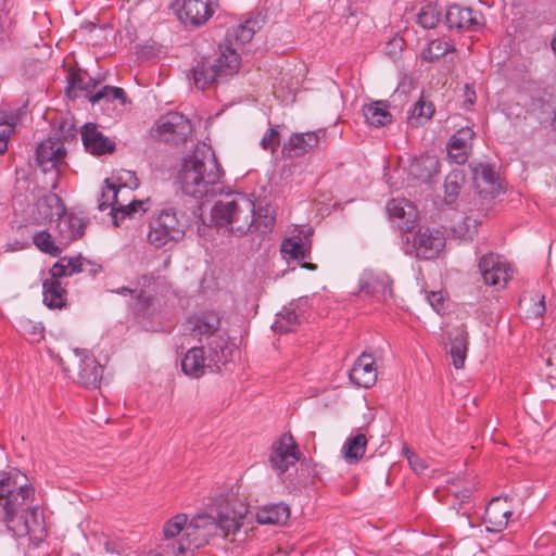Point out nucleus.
Instances as JSON below:
<instances>
[{
  "label": "nucleus",
  "mask_w": 556,
  "mask_h": 556,
  "mask_svg": "<svg viewBox=\"0 0 556 556\" xmlns=\"http://www.w3.org/2000/svg\"><path fill=\"white\" fill-rule=\"evenodd\" d=\"M188 527V517L185 514H177L167 520L163 527V534L165 539H174L182 535Z\"/></svg>",
  "instance_id": "nucleus-40"
},
{
  "label": "nucleus",
  "mask_w": 556,
  "mask_h": 556,
  "mask_svg": "<svg viewBox=\"0 0 556 556\" xmlns=\"http://www.w3.org/2000/svg\"><path fill=\"white\" fill-rule=\"evenodd\" d=\"M377 368L371 354L363 353L350 371L351 381L362 388H370L377 381Z\"/></svg>",
  "instance_id": "nucleus-25"
},
{
  "label": "nucleus",
  "mask_w": 556,
  "mask_h": 556,
  "mask_svg": "<svg viewBox=\"0 0 556 556\" xmlns=\"http://www.w3.org/2000/svg\"><path fill=\"white\" fill-rule=\"evenodd\" d=\"M185 235L184 224L172 208L161 211L149 224L148 242L162 248L172 241L180 240Z\"/></svg>",
  "instance_id": "nucleus-7"
},
{
  "label": "nucleus",
  "mask_w": 556,
  "mask_h": 556,
  "mask_svg": "<svg viewBox=\"0 0 556 556\" xmlns=\"http://www.w3.org/2000/svg\"><path fill=\"white\" fill-rule=\"evenodd\" d=\"M434 113V108L431 102H426L424 98L421 97L417 103L415 104L412 116L416 118H424L425 121H428L431 118V116Z\"/></svg>",
  "instance_id": "nucleus-48"
},
{
  "label": "nucleus",
  "mask_w": 556,
  "mask_h": 556,
  "mask_svg": "<svg viewBox=\"0 0 556 556\" xmlns=\"http://www.w3.org/2000/svg\"><path fill=\"white\" fill-rule=\"evenodd\" d=\"M540 305L542 306V309L544 311L545 307H544V299L542 298V300L540 301Z\"/></svg>",
  "instance_id": "nucleus-57"
},
{
  "label": "nucleus",
  "mask_w": 556,
  "mask_h": 556,
  "mask_svg": "<svg viewBox=\"0 0 556 556\" xmlns=\"http://www.w3.org/2000/svg\"><path fill=\"white\" fill-rule=\"evenodd\" d=\"M441 11L433 3H428L417 14V22L426 29L434 28L440 22Z\"/></svg>",
  "instance_id": "nucleus-39"
},
{
  "label": "nucleus",
  "mask_w": 556,
  "mask_h": 556,
  "mask_svg": "<svg viewBox=\"0 0 556 556\" xmlns=\"http://www.w3.org/2000/svg\"><path fill=\"white\" fill-rule=\"evenodd\" d=\"M387 211L389 217L396 223L404 232H410L415 228L418 217L416 207L404 199H392L388 202Z\"/></svg>",
  "instance_id": "nucleus-20"
},
{
  "label": "nucleus",
  "mask_w": 556,
  "mask_h": 556,
  "mask_svg": "<svg viewBox=\"0 0 556 556\" xmlns=\"http://www.w3.org/2000/svg\"><path fill=\"white\" fill-rule=\"evenodd\" d=\"M223 175L215 153L203 144L181 160L176 182L185 194L202 199L222 192Z\"/></svg>",
  "instance_id": "nucleus-3"
},
{
  "label": "nucleus",
  "mask_w": 556,
  "mask_h": 556,
  "mask_svg": "<svg viewBox=\"0 0 556 556\" xmlns=\"http://www.w3.org/2000/svg\"><path fill=\"white\" fill-rule=\"evenodd\" d=\"M404 453L409 463L410 468L416 473H422L427 469V465L424 459H421L417 454L412 452L407 446L404 447Z\"/></svg>",
  "instance_id": "nucleus-51"
},
{
  "label": "nucleus",
  "mask_w": 556,
  "mask_h": 556,
  "mask_svg": "<svg viewBox=\"0 0 556 556\" xmlns=\"http://www.w3.org/2000/svg\"><path fill=\"white\" fill-rule=\"evenodd\" d=\"M464 104L467 108L472 106L477 99L476 91L468 84H466L464 87Z\"/></svg>",
  "instance_id": "nucleus-53"
},
{
  "label": "nucleus",
  "mask_w": 556,
  "mask_h": 556,
  "mask_svg": "<svg viewBox=\"0 0 556 556\" xmlns=\"http://www.w3.org/2000/svg\"><path fill=\"white\" fill-rule=\"evenodd\" d=\"M188 329L190 333L201 340L203 337L213 341L215 338H224L223 336H216L220 327V318L216 312L208 311L194 314L187 320Z\"/></svg>",
  "instance_id": "nucleus-16"
},
{
  "label": "nucleus",
  "mask_w": 556,
  "mask_h": 556,
  "mask_svg": "<svg viewBox=\"0 0 556 556\" xmlns=\"http://www.w3.org/2000/svg\"><path fill=\"white\" fill-rule=\"evenodd\" d=\"M87 222L81 216L66 212L58 219L56 229L61 244H68L81 238L85 233Z\"/></svg>",
  "instance_id": "nucleus-26"
},
{
  "label": "nucleus",
  "mask_w": 556,
  "mask_h": 556,
  "mask_svg": "<svg viewBox=\"0 0 556 556\" xmlns=\"http://www.w3.org/2000/svg\"><path fill=\"white\" fill-rule=\"evenodd\" d=\"M475 131L470 127H462L448 140L446 149L451 160L457 164L467 162L473 146Z\"/></svg>",
  "instance_id": "nucleus-19"
},
{
  "label": "nucleus",
  "mask_w": 556,
  "mask_h": 556,
  "mask_svg": "<svg viewBox=\"0 0 556 556\" xmlns=\"http://www.w3.org/2000/svg\"><path fill=\"white\" fill-rule=\"evenodd\" d=\"M473 187L480 197L494 198L502 191L501 182L493 168L489 165L479 164L472 168Z\"/></svg>",
  "instance_id": "nucleus-18"
},
{
  "label": "nucleus",
  "mask_w": 556,
  "mask_h": 556,
  "mask_svg": "<svg viewBox=\"0 0 556 556\" xmlns=\"http://www.w3.org/2000/svg\"><path fill=\"white\" fill-rule=\"evenodd\" d=\"M194 86L200 90L210 88L217 79V68L212 60L202 58L191 68Z\"/></svg>",
  "instance_id": "nucleus-28"
},
{
  "label": "nucleus",
  "mask_w": 556,
  "mask_h": 556,
  "mask_svg": "<svg viewBox=\"0 0 556 556\" xmlns=\"http://www.w3.org/2000/svg\"><path fill=\"white\" fill-rule=\"evenodd\" d=\"M14 132V125L7 121L0 122V154L8 151L9 139Z\"/></svg>",
  "instance_id": "nucleus-50"
},
{
  "label": "nucleus",
  "mask_w": 556,
  "mask_h": 556,
  "mask_svg": "<svg viewBox=\"0 0 556 556\" xmlns=\"http://www.w3.org/2000/svg\"><path fill=\"white\" fill-rule=\"evenodd\" d=\"M300 324L299 315L292 309H285L278 315L274 329L279 332H290Z\"/></svg>",
  "instance_id": "nucleus-42"
},
{
  "label": "nucleus",
  "mask_w": 556,
  "mask_h": 556,
  "mask_svg": "<svg viewBox=\"0 0 556 556\" xmlns=\"http://www.w3.org/2000/svg\"><path fill=\"white\" fill-rule=\"evenodd\" d=\"M122 190H126V187L106 185L102 190L101 198L99 199L98 204V208L100 211H105L109 207L112 208V215L115 225H118V218L142 216L150 210L152 204L149 198L146 200H132L129 203L125 204L121 202L118 199V193Z\"/></svg>",
  "instance_id": "nucleus-8"
},
{
  "label": "nucleus",
  "mask_w": 556,
  "mask_h": 556,
  "mask_svg": "<svg viewBox=\"0 0 556 556\" xmlns=\"http://www.w3.org/2000/svg\"><path fill=\"white\" fill-rule=\"evenodd\" d=\"M392 279L383 271H365L359 280V291L387 302L393 298Z\"/></svg>",
  "instance_id": "nucleus-15"
},
{
  "label": "nucleus",
  "mask_w": 556,
  "mask_h": 556,
  "mask_svg": "<svg viewBox=\"0 0 556 556\" xmlns=\"http://www.w3.org/2000/svg\"><path fill=\"white\" fill-rule=\"evenodd\" d=\"M470 496V492L468 490H464L459 493H455L456 498H460L462 502H465L466 498Z\"/></svg>",
  "instance_id": "nucleus-54"
},
{
  "label": "nucleus",
  "mask_w": 556,
  "mask_h": 556,
  "mask_svg": "<svg viewBox=\"0 0 556 556\" xmlns=\"http://www.w3.org/2000/svg\"><path fill=\"white\" fill-rule=\"evenodd\" d=\"M445 21L450 28L468 31H476L483 25V17L480 13L459 5H451L447 9Z\"/></svg>",
  "instance_id": "nucleus-17"
},
{
  "label": "nucleus",
  "mask_w": 556,
  "mask_h": 556,
  "mask_svg": "<svg viewBox=\"0 0 556 556\" xmlns=\"http://www.w3.org/2000/svg\"><path fill=\"white\" fill-rule=\"evenodd\" d=\"M64 372L86 388H97L102 378V367L87 350H72L60 357Z\"/></svg>",
  "instance_id": "nucleus-5"
},
{
  "label": "nucleus",
  "mask_w": 556,
  "mask_h": 556,
  "mask_svg": "<svg viewBox=\"0 0 556 556\" xmlns=\"http://www.w3.org/2000/svg\"><path fill=\"white\" fill-rule=\"evenodd\" d=\"M468 351V333L464 330L459 331L451 344V356L453 358V365L456 369L464 367Z\"/></svg>",
  "instance_id": "nucleus-37"
},
{
  "label": "nucleus",
  "mask_w": 556,
  "mask_h": 556,
  "mask_svg": "<svg viewBox=\"0 0 556 556\" xmlns=\"http://www.w3.org/2000/svg\"><path fill=\"white\" fill-rule=\"evenodd\" d=\"M153 131L160 140L179 144L187 141L192 132V125L184 114L169 112L155 122Z\"/></svg>",
  "instance_id": "nucleus-10"
},
{
  "label": "nucleus",
  "mask_w": 556,
  "mask_h": 556,
  "mask_svg": "<svg viewBox=\"0 0 556 556\" xmlns=\"http://www.w3.org/2000/svg\"><path fill=\"white\" fill-rule=\"evenodd\" d=\"M89 98L91 103H97L102 99H106L109 101L119 100L122 104L126 102V93L122 88L104 86L98 92L91 94L89 91L86 94Z\"/></svg>",
  "instance_id": "nucleus-41"
},
{
  "label": "nucleus",
  "mask_w": 556,
  "mask_h": 556,
  "mask_svg": "<svg viewBox=\"0 0 556 556\" xmlns=\"http://www.w3.org/2000/svg\"><path fill=\"white\" fill-rule=\"evenodd\" d=\"M5 525L16 536H27L35 544L42 542L47 536L43 513L39 507L24 510L18 517L10 518Z\"/></svg>",
  "instance_id": "nucleus-9"
},
{
  "label": "nucleus",
  "mask_w": 556,
  "mask_h": 556,
  "mask_svg": "<svg viewBox=\"0 0 556 556\" xmlns=\"http://www.w3.org/2000/svg\"><path fill=\"white\" fill-rule=\"evenodd\" d=\"M324 131L293 134L282 146V153L288 159L300 157L316 148Z\"/></svg>",
  "instance_id": "nucleus-21"
},
{
  "label": "nucleus",
  "mask_w": 556,
  "mask_h": 556,
  "mask_svg": "<svg viewBox=\"0 0 556 556\" xmlns=\"http://www.w3.org/2000/svg\"><path fill=\"white\" fill-rule=\"evenodd\" d=\"M84 261L78 257H61L50 269V276L63 278L84 270Z\"/></svg>",
  "instance_id": "nucleus-35"
},
{
  "label": "nucleus",
  "mask_w": 556,
  "mask_h": 556,
  "mask_svg": "<svg viewBox=\"0 0 556 556\" xmlns=\"http://www.w3.org/2000/svg\"><path fill=\"white\" fill-rule=\"evenodd\" d=\"M61 278L50 277L42 283L43 303L50 308H62L66 304L67 292L62 286Z\"/></svg>",
  "instance_id": "nucleus-29"
},
{
  "label": "nucleus",
  "mask_w": 556,
  "mask_h": 556,
  "mask_svg": "<svg viewBox=\"0 0 556 556\" xmlns=\"http://www.w3.org/2000/svg\"><path fill=\"white\" fill-rule=\"evenodd\" d=\"M363 114L366 122L375 127L386 126L392 121V115L388 111L384 102L377 101L363 108Z\"/></svg>",
  "instance_id": "nucleus-33"
},
{
  "label": "nucleus",
  "mask_w": 556,
  "mask_h": 556,
  "mask_svg": "<svg viewBox=\"0 0 556 556\" xmlns=\"http://www.w3.org/2000/svg\"><path fill=\"white\" fill-rule=\"evenodd\" d=\"M38 210L43 214L45 218L58 219L65 213V206L61 198L55 193H49L38 201Z\"/></svg>",
  "instance_id": "nucleus-36"
},
{
  "label": "nucleus",
  "mask_w": 556,
  "mask_h": 556,
  "mask_svg": "<svg viewBox=\"0 0 556 556\" xmlns=\"http://www.w3.org/2000/svg\"><path fill=\"white\" fill-rule=\"evenodd\" d=\"M37 162L38 165L47 170L50 167L58 168L59 165L64 164L66 151L64 143L60 139L48 138L43 140L37 148Z\"/></svg>",
  "instance_id": "nucleus-22"
},
{
  "label": "nucleus",
  "mask_w": 556,
  "mask_h": 556,
  "mask_svg": "<svg viewBox=\"0 0 556 556\" xmlns=\"http://www.w3.org/2000/svg\"><path fill=\"white\" fill-rule=\"evenodd\" d=\"M34 489L17 482V475H9L0 479V500L4 501V522L10 518H16L20 513L27 510L26 506L33 501Z\"/></svg>",
  "instance_id": "nucleus-6"
},
{
  "label": "nucleus",
  "mask_w": 556,
  "mask_h": 556,
  "mask_svg": "<svg viewBox=\"0 0 556 556\" xmlns=\"http://www.w3.org/2000/svg\"><path fill=\"white\" fill-rule=\"evenodd\" d=\"M367 437L363 432L351 437L342 446V455L348 464H357L365 455Z\"/></svg>",
  "instance_id": "nucleus-32"
},
{
  "label": "nucleus",
  "mask_w": 556,
  "mask_h": 556,
  "mask_svg": "<svg viewBox=\"0 0 556 556\" xmlns=\"http://www.w3.org/2000/svg\"><path fill=\"white\" fill-rule=\"evenodd\" d=\"M407 242L412 243L409 254L417 258L433 260L443 251L446 240L439 229L419 226L413 233L412 239L407 238Z\"/></svg>",
  "instance_id": "nucleus-11"
},
{
  "label": "nucleus",
  "mask_w": 556,
  "mask_h": 556,
  "mask_svg": "<svg viewBox=\"0 0 556 556\" xmlns=\"http://www.w3.org/2000/svg\"><path fill=\"white\" fill-rule=\"evenodd\" d=\"M81 139L86 150L94 155L111 153L115 149V143L103 136L94 124H86L81 128Z\"/></svg>",
  "instance_id": "nucleus-27"
},
{
  "label": "nucleus",
  "mask_w": 556,
  "mask_h": 556,
  "mask_svg": "<svg viewBox=\"0 0 556 556\" xmlns=\"http://www.w3.org/2000/svg\"><path fill=\"white\" fill-rule=\"evenodd\" d=\"M409 170L416 178L428 180L439 173V162L434 156L421 155L412 162Z\"/></svg>",
  "instance_id": "nucleus-34"
},
{
  "label": "nucleus",
  "mask_w": 556,
  "mask_h": 556,
  "mask_svg": "<svg viewBox=\"0 0 556 556\" xmlns=\"http://www.w3.org/2000/svg\"><path fill=\"white\" fill-rule=\"evenodd\" d=\"M289 518L290 508L283 503L262 506L256 513V521L261 525L282 526Z\"/></svg>",
  "instance_id": "nucleus-30"
},
{
  "label": "nucleus",
  "mask_w": 556,
  "mask_h": 556,
  "mask_svg": "<svg viewBox=\"0 0 556 556\" xmlns=\"http://www.w3.org/2000/svg\"><path fill=\"white\" fill-rule=\"evenodd\" d=\"M465 177L460 170L451 172L444 181L445 201L453 203L458 197L464 185Z\"/></svg>",
  "instance_id": "nucleus-38"
},
{
  "label": "nucleus",
  "mask_w": 556,
  "mask_h": 556,
  "mask_svg": "<svg viewBox=\"0 0 556 556\" xmlns=\"http://www.w3.org/2000/svg\"><path fill=\"white\" fill-rule=\"evenodd\" d=\"M87 78V75L79 71H71L68 74V84L70 87L67 89V93L71 98L77 97V90H86L88 91V86L85 83V79Z\"/></svg>",
  "instance_id": "nucleus-47"
},
{
  "label": "nucleus",
  "mask_w": 556,
  "mask_h": 556,
  "mask_svg": "<svg viewBox=\"0 0 556 556\" xmlns=\"http://www.w3.org/2000/svg\"><path fill=\"white\" fill-rule=\"evenodd\" d=\"M302 267H303V268H307V269H309V270H315V269H316V265H315V264H313V263H303V264H302Z\"/></svg>",
  "instance_id": "nucleus-55"
},
{
  "label": "nucleus",
  "mask_w": 556,
  "mask_h": 556,
  "mask_svg": "<svg viewBox=\"0 0 556 556\" xmlns=\"http://www.w3.org/2000/svg\"><path fill=\"white\" fill-rule=\"evenodd\" d=\"M510 516L511 509L507 500L496 497L486 506L483 519L489 531L501 532L507 527Z\"/></svg>",
  "instance_id": "nucleus-24"
},
{
  "label": "nucleus",
  "mask_w": 556,
  "mask_h": 556,
  "mask_svg": "<svg viewBox=\"0 0 556 556\" xmlns=\"http://www.w3.org/2000/svg\"><path fill=\"white\" fill-rule=\"evenodd\" d=\"M479 269L486 285L503 288L510 279L509 264L500 255L490 253L481 257Z\"/></svg>",
  "instance_id": "nucleus-14"
},
{
  "label": "nucleus",
  "mask_w": 556,
  "mask_h": 556,
  "mask_svg": "<svg viewBox=\"0 0 556 556\" xmlns=\"http://www.w3.org/2000/svg\"><path fill=\"white\" fill-rule=\"evenodd\" d=\"M478 219L473 216H466L462 223L454 227V231L464 239H472L478 232Z\"/></svg>",
  "instance_id": "nucleus-46"
},
{
  "label": "nucleus",
  "mask_w": 556,
  "mask_h": 556,
  "mask_svg": "<svg viewBox=\"0 0 556 556\" xmlns=\"http://www.w3.org/2000/svg\"><path fill=\"white\" fill-rule=\"evenodd\" d=\"M212 61L217 68L218 77L237 74L241 66L239 53L229 46L220 47V55Z\"/></svg>",
  "instance_id": "nucleus-31"
},
{
  "label": "nucleus",
  "mask_w": 556,
  "mask_h": 556,
  "mask_svg": "<svg viewBox=\"0 0 556 556\" xmlns=\"http://www.w3.org/2000/svg\"><path fill=\"white\" fill-rule=\"evenodd\" d=\"M430 305L440 313L444 307V296L441 292H430L427 295Z\"/></svg>",
  "instance_id": "nucleus-52"
},
{
  "label": "nucleus",
  "mask_w": 556,
  "mask_h": 556,
  "mask_svg": "<svg viewBox=\"0 0 556 556\" xmlns=\"http://www.w3.org/2000/svg\"><path fill=\"white\" fill-rule=\"evenodd\" d=\"M257 22L248 20L244 23L238 25L232 34L230 35L233 40L240 45L250 42L256 33Z\"/></svg>",
  "instance_id": "nucleus-43"
},
{
  "label": "nucleus",
  "mask_w": 556,
  "mask_h": 556,
  "mask_svg": "<svg viewBox=\"0 0 556 556\" xmlns=\"http://www.w3.org/2000/svg\"><path fill=\"white\" fill-rule=\"evenodd\" d=\"M208 355L203 348H191L181 361L186 375L199 378L205 368L220 370L232 358L233 345L226 338H215L208 342Z\"/></svg>",
  "instance_id": "nucleus-4"
},
{
  "label": "nucleus",
  "mask_w": 556,
  "mask_h": 556,
  "mask_svg": "<svg viewBox=\"0 0 556 556\" xmlns=\"http://www.w3.org/2000/svg\"><path fill=\"white\" fill-rule=\"evenodd\" d=\"M117 293H118V294H128V293H129V294H131V293H132V290H130V289H128V288H125V287H124V288H122V289L117 290Z\"/></svg>",
  "instance_id": "nucleus-56"
},
{
  "label": "nucleus",
  "mask_w": 556,
  "mask_h": 556,
  "mask_svg": "<svg viewBox=\"0 0 556 556\" xmlns=\"http://www.w3.org/2000/svg\"><path fill=\"white\" fill-rule=\"evenodd\" d=\"M280 144V134L276 127H271L269 131L263 137L261 146L265 150L275 152Z\"/></svg>",
  "instance_id": "nucleus-49"
},
{
  "label": "nucleus",
  "mask_w": 556,
  "mask_h": 556,
  "mask_svg": "<svg viewBox=\"0 0 556 556\" xmlns=\"http://www.w3.org/2000/svg\"><path fill=\"white\" fill-rule=\"evenodd\" d=\"M249 507L233 493L216 496L210 511H199L189 521L178 541V552L185 553L206 545L213 538L235 535L243 526Z\"/></svg>",
  "instance_id": "nucleus-1"
},
{
  "label": "nucleus",
  "mask_w": 556,
  "mask_h": 556,
  "mask_svg": "<svg viewBox=\"0 0 556 556\" xmlns=\"http://www.w3.org/2000/svg\"><path fill=\"white\" fill-rule=\"evenodd\" d=\"M172 9L185 25L199 26L212 16L211 0H176Z\"/></svg>",
  "instance_id": "nucleus-13"
},
{
  "label": "nucleus",
  "mask_w": 556,
  "mask_h": 556,
  "mask_svg": "<svg viewBox=\"0 0 556 556\" xmlns=\"http://www.w3.org/2000/svg\"><path fill=\"white\" fill-rule=\"evenodd\" d=\"M312 229L300 230L299 233L286 238L281 242L280 252L286 260H303L309 255L312 248Z\"/></svg>",
  "instance_id": "nucleus-23"
},
{
  "label": "nucleus",
  "mask_w": 556,
  "mask_h": 556,
  "mask_svg": "<svg viewBox=\"0 0 556 556\" xmlns=\"http://www.w3.org/2000/svg\"><path fill=\"white\" fill-rule=\"evenodd\" d=\"M301 453L291 433H283L276 439L270 447L269 464L273 470L282 475L295 466Z\"/></svg>",
  "instance_id": "nucleus-12"
},
{
  "label": "nucleus",
  "mask_w": 556,
  "mask_h": 556,
  "mask_svg": "<svg viewBox=\"0 0 556 556\" xmlns=\"http://www.w3.org/2000/svg\"><path fill=\"white\" fill-rule=\"evenodd\" d=\"M34 244L45 253L56 256L61 249L54 243L52 236L47 231H39L33 237Z\"/></svg>",
  "instance_id": "nucleus-44"
},
{
  "label": "nucleus",
  "mask_w": 556,
  "mask_h": 556,
  "mask_svg": "<svg viewBox=\"0 0 556 556\" xmlns=\"http://www.w3.org/2000/svg\"><path fill=\"white\" fill-rule=\"evenodd\" d=\"M211 222L237 236L250 231L266 232L275 224L268 208L256 207L254 201L242 193L228 194L218 200L211 210Z\"/></svg>",
  "instance_id": "nucleus-2"
},
{
  "label": "nucleus",
  "mask_w": 556,
  "mask_h": 556,
  "mask_svg": "<svg viewBox=\"0 0 556 556\" xmlns=\"http://www.w3.org/2000/svg\"><path fill=\"white\" fill-rule=\"evenodd\" d=\"M450 50V45L441 40H432L424 51V59L428 62H434L445 55Z\"/></svg>",
  "instance_id": "nucleus-45"
}]
</instances>
